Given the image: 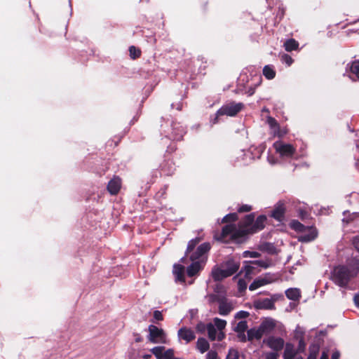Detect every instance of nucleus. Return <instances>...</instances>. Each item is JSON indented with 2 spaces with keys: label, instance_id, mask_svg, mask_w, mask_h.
I'll use <instances>...</instances> for the list:
<instances>
[{
  "label": "nucleus",
  "instance_id": "1",
  "mask_svg": "<svg viewBox=\"0 0 359 359\" xmlns=\"http://www.w3.org/2000/svg\"><path fill=\"white\" fill-rule=\"evenodd\" d=\"M266 222L265 215L259 216L255 221V215L250 214L241 222L238 226L227 224L223 227L221 236L217 238L222 242H227L229 240H233L241 243L245 240L249 234L255 233L262 230Z\"/></svg>",
  "mask_w": 359,
  "mask_h": 359
},
{
  "label": "nucleus",
  "instance_id": "2",
  "mask_svg": "<svg viewBox=\"0 0 359 359\" xmlns=\"http://www.w3.org/2000/svg\"><path fill=\"white\" fill-rule=\"evenodd\" d=\"M359 271V261L353 259L347 266H338L332 271V280L339 286L346 287Z\"/></svg>",
  "mask_w": 359,
  "mask_h": 359
},
{
  "label": "nucleus",
  "instance_id": "3",
  "mask_svg": "<svg viewBox=\"0 0 359 359\" xmlns=\"http://www.w3.org/2000/svg\"><path fill=\"white\" fill-rule=\"evenodd\" d=\"M210 250V244L203 243L190 255L192 263L187 269L189 276L192 277L196 275L203 269L207 261L208 252Z\"/></svg>",
  "mask_w": 359,
  "mask_h": 359
},
{
  "label": "nucleus",
  "instance_id": "4",
  "mask_svg": "<svg viewBox=\"0 0 359 359\" xmlns=\"http://www.w3.org/2000/svg\"><path fill=\"white\" fill-rule=\"evenodd\" d=\"M290 226L296 231L300 233L298 240L301 242H310L317 236V231L315 228L304 226L299 221H292L290 223Z\"/></svg>",
  "mask_w": 359,
  "mask_h": 359
},
{
  "label": "nucleus",
  "instance_id": "5",
  "mask_svg": "<svg viewBox=\"0 0 359 359\" xmlns=\"http://www.w3.org/2000/svg\"><path fill=\"white\" fill-rule=\"evenodd\" d=\"M244 105L241 102H229L226 104H224L216 114L215 118L212 121V123L215 124L217 122V118L220 116L226 115L229 116H234L239 111H241Z\"/></svg>",
  "mask_w": 359,
  "mask_h": 359
},
{
  "label": "nucleus",
  "instance_id": "6",
  "mask_svg": "<svg viewBox=\"0 0 359 359\" xmlns=\"http://www.w3.org/2000/svg\"><path fill=\"white\" fill-rule=\"evenodd\" d=\"M273 147L276 152L282 158H292L295 154L296 149L290 144L282 141H276L273 143Z\"/></svg>",
  "mask_w": 359,
  "mask_h": 359
},
{
  "label": "nucleus",
  "instance_id": "7",
  "mask_svg": "<svg viewBox=\"0 0 359 359\" xmlns=\"http://www.w3.org/2000/svg\"><path fill=\"white\" fill-rule=\"evenodd\" d=\"M148 339L154 344H165L166 334L164 331L158 327L150 325L148 328Z\"/></svg>",
  "mask_w": 359,
  "mask_h": 359
},
{
  "label": "nucleus",
  "instance_id": "8",
  "mask_svg": "<svg viewBox=\"0 0 359 359\" xmlns=\"http://www.w3.org/2000/svg\"><path fill=\"white\" fill-rule=\"evenodd\" d=\"M276 280V278L275 276L271 273H266L264 276H259L258 278H255L254 281L250 285L249 290H255L260 287L270 284L274 282Z\"/></svg>",
  "mask_w": 359,
  "mask_h": 359
},
{
  "label": "nucleus",
  "instance_id": "9",
  "mask_svg": "<svg viewBox=\"0 0 359 359\" xmlns=\"http://www.w3.org/2000/svg\"><path fill=\"white\" fill-rule=\"evenodd\" d=\"M252 149L254 147H250L248 150H241L238 152L236 157V161L242 165L249 164L252 160L255 157L252 155Z\"/></svg>",
  "mask_w": 359,
  "mask_h": 359
},
{
  "label": "nucleus",
  "instance_id": "10",
  "mask_svg": "<svg viewBox=\"0 0 359 359\" xmlns=\"http://www.w3.org/2000/svg\"><path fill=\"white\" fill-rule=\"evenodd\" d=\"M263 342L276 352L280 351L284 346V340L280 337H269Z\"/></svg>",
  "mask_w": 359,
  "mask_h": 359
},
{
  "label": "nucleus",
  "instance_id": "11",
  "mask_svg": "<svg viewBox=\"0 0 359 359\" xmlns=\"http://www.w3.org/2000/svg\"><path fill=\"white\" fill-rule=\"evenodd\" d=\"M260 270L257 265L253 264V261L244 262L242 272H244V276L245 278L250 279L253 275H255Z\"/></svg>",
  "mask_w": 359,
  "mask_h": 359
},
{
  "label": "nucleus",
  "instance_id": "12",
  "mask_svg": "<svg viewBox=\"0 0 359 359\" xmlns=\"http://www.w3.org/2000/svg\"><path fill=\"white\" fill-rule=\"evenodd\" d=\"M177 335L179 339L184 340L186 344H188L196 338L194 332L191 329L185 327L178 330Z\"/></svg>",
  "mask_w": 359,
  "mask_h": 359
},
{
  "label": "nucleus",
  "instance_id": "13",
  "mask_svg": "<svg viewBox=\"0 0 359 359\" xmlns=\"http://www.w3.org/2000/svg\"><path fill=\"white\" fill-rule=\"evenodd\" d=\"M267 123L269 124L271 133L273 136L282 137L286 134V130H280L278 122L272 117L267 118Z\"/></svg>",
  "mask_w": 359,
  "mask_h": 359
},
{
  "label": "nucleus",
  "instance_id": "14",
  "mask_svg": "<svg viewBox=\"0 0 359 359\" xmlns=\"http://www.w3.org/2000/svg\"><path fill=\"white\" fill-rule=\"evenodd\" d=\"M208 337L211 340L217 339L218 341H221L224 337V334L222 332H220L215 327V325L212 323H209L206 326Z\"/></svg>",
  "mask_w": 359,
  "mask_h": 359
},
{
  "label": "nucleus",
  "instance_id": "15",
  "mask_svg": "<svg viewBox=\"0 0 359 359\" xmlns=\"http://www.w3.org/2000/svg\"><path fill=\"white\" fill-rule=\"evenodd\" d=\"M222 265L227 271L226 275H229V276H231L238 270L240 263L238 261H236L233 259H229L225 262L222 263Z\"/></svg>",
  "mask_w": 359,
  "mask_h": 359
},
{
  "label": "nucleus",
  "instance_id": "16",
  "mask_svg": "<svg viewBox=\"0 0 359 359\" xmlns=\"http://www.w3.org/2000/svg\"><path fill=\"white\" fill-rule=\"evenodd\" d=\"M227 271L222 264L220 266H215L212 270V276L215 280H220L229 276Z\"/></svg>",
  "mask_w": 359,
  "mask_h": 359
},
{
  "label": "nucleus",
  "instance_id": "17",
  "mask_svg": "<svg viewBox=\"0 0 359 359\" xmlns=\"http://www.w3.org/2000/svg\"><path fill=\"white\" fill-rule=\"evenodd\" d=\"M121 186V179L118 177H114L109 182L107 189L111 194L114 195L119 191Z\"/></svg>",
  "mask_w": 359,
  "mask_h": 359
},
{
  "label": "nucleus",
  "instance_id": "18",
  "mask_svg": "<svg viewBox=\"0 0 359 359\" xmlns=\"http://www.w3.org/2000/svg\"><path fill=\"white\" fill-rule=\"evenodd\" d=\"M275 299L264 298L259 299L255 302V306L257 309H273Z\"/></svg>",
  "mask_w": 359,
  "mask_h": 359
},
{
  "label": "nucleus",
  "instance_id": "19",
  "mask_svg": "<svg viewBox=\"0 0 359 359\" xmlns=\"http://www.w3.org/2000/svg\"><path fill=\"white\" fill-rule=\"evenodd\" d=\"M349 68V78L353 81L359 80V60L352 62L348 65Z\"/></svg>",
  "mask_w": 359,
  "mask_h": 359
},
{
  "label": "nucleus",
  "instance_id": "20",
  "mask_svg": "<svg viewBox=\"0 0 359 359\" xmlns=\"http://www.w3.org/2000/svg\"><path fill=\"white\" fill-rule=\"evenodd\" d=\"M275 327L276 321L272 318L266 319L259 325V327L264 334L271 332Z\"/></svg>",
  "mask_w": 359,
  "mask_h": 359
},
{
  "label": "nucleus",
  "instance_id": "21",
  "mask_svg": "<svg viewBox=\"0 0 359 359\" xmlns=\"http://www.w3.org/2000/svg\"><path fill=\"white\" fill-rule=\"evenodd\" d=\"M285 207L282 203H278L271 212V217L280 222L284 217Z\"/></svg>",
  "mask_w": 359,
  "mask_h": 359
},
{
  "label": "nucleus",
  "instance_id": "22",
  "mask_svg": "<svg viewBox=\"0 0 359 359\" xmlns=\"http://www.w3.org/2000/svg\"><path fill=\"white\" fill-rule=\"evenodd\" d=\"M264 334L262 333L260 327L252 328L248 330V341H252L254 339H260Z\"/></svg>",
  "mask_w": 359,
  "mask_h": 359
},
{
  "label": "nucleus",
  "instance_id": "23",
  "mask_svg": "<svg viewBox=\"0 0 359 359\" xmlns=\"http://www.w3.org/2000/svg\"><path fill=\"white\" fill-rule=\"evenodd\" d=\"M233 307L231 303L223 300L219 302V313L220 315L226 316L231 311Z\"/></svg>",
  "mask_w": 359,
  "mask_h": 359
},
{
  "label": "nucleus",
  "instance_id": "24",
  "mask_svg": "<svg viewBox=\"0 0 359 359\" xmlns=\"http://www.w3.org/2000/svg\"><path fill=\"white\" fill-rule=\"evenodd\" d=\"M184 267L180 264H175L173 266V273L175 276L176 280L184 281Z\"/></svg>",
  "mask_w": 359,
  "mask_h": 359
},
{
  "label": "nucleus",
  "instance_id": "25",
  "mask_svg": "<svg viewBox=\"0 0 359 359\" xmlns=\"http://www.w3.org/2000/svg\"><path fill=\"white\" fill-rule=\"evenodd\" d=\"M297 355L294 345L292 344H286L283 353L284 359H293Z\"/></svg>",
  "mask_w": 359,
  "mask_h": 359
},
{
  "label": "nucleus",
  "instance_id": "26",
  "mask_svg": "<svg viewBox=\"0 0 359 359\" xmlns=\"http://www.w3.org/2000/svg\"><path fill=\"white\" fill-rule=\"evenodd\" d=\"M285 295L289 299L297 301L301 297L300 290L297 288H290L285 291Z\"/></svg>",
  "mask_w": 359,
  "mask_h": 359
},
{
  "label": "nucleus",
  "instance_id": "27",
  "mask_svg": "<svg viewBox=\"0 0 359 359\" xmlns=\"http://www.w3.org/2000/svg\"><path fill=\"white\" fill-rule=\"evenodd\" d=\"M233 330L236 332H245L248 328V323L246 320H240L236 323V321L232 323Z\"/></svg>",
  "mask_w": 359,
  "mask_h": 359
},
{
  "label": "nucleus",
  "instance_id": "28",
  "mask_svg": "<svg viewBox=\"0 0 359 359\" xmlns=\"http://www.w3.org/2000/svg\"><path fill=\"white\" fill-rule=\"evenodd\" d=\"M196 347L201 353H203L209 349L210 345L205 339L199 338L196 343Z\"/></svg>",
  "mask_w": 359,
  "mask_h": 359
},
{
  "label": "nucleus",
  "instance_id": "29",
  "mask_svg": "<svg viewBox=\"0 0 359 359\" xmlns=\"http://www.w3.org/2000/svg\"><path fill=\"white\" fill-rule=\"evenodd\" d=\"M253 264L257 265V266L261 270V269H267L272 266L273 263L271 259L266 258L264 259H259L253 261Z\"/></svg>",
  "mask_w": 359,
  "mask_h": 359
},
{
  "label": "nucleus",
  "instance_id": "30",
  "mask_svg": "<svg viewBox=\"0 0 359 359\" xmlns=\"http://www.w3.org/2000/svg\"><path fill=\"white\" fill-rule=\"evenodd\" d=\"M343 215L344 217L342 219V222L345 224H348L357 217H359V213L357 212L350 213L348 211H344Z\"/></svg>",
  "mask_w": 359,
  "mask_h": 359
},
{
  "label": "nucleus",
  "instance_id": "31",
  "mask_svg": "<svg viewBox=\"0 0 359 359\" xmlns=\"http://www.w3.org/2000/svg\"><path fill=\"white\" fill-rule=\"evenodd\" d=\"M298 46V42L293 39H288L284 43V47L287 51L297 50Z\"/></svg>",
  "mask_w": 359,
  "mask_h": 359
},
{
  "label": "nucleus",
  "instance_id": "32",
  "mask_svg": "<svg viewBox=\"0 0 359 359\" xmlns=\"http://www.w3.org/2000/svg\"><path fill=\"white\" fill-rule=\"evenodd\" d=\"M263 74L267 79H273L276 76V72L271 65H266L263 69Z\"/></svg>",
  "mask_w": 359,
  "mask_h": 359
},
{
  "label": "nucleus",
  "instance_id": "33",
  "mask_svg": "<svg viewBox=\"0 0 359 359\" xmlns=\"http://www.w3.org/2000/svg\"><path fill=\"white\" fill-rule=\"evenodd\" d=\"M164 346H156L151 349V352L157 359H163Z\"/></svg>",
  "mask_w": 359,
  "mask_h": 359
},
{
  "label": "nucleus",
  "instance_id": "34",
  "mask_svg": "<svg viewBox=\"0 0 359 359\" xmlns=\"http://www.w3.org/2000/svg\"><path fill=\"white\" fill-rule=\"evenodd\" d=\"M319 352V346L316 344H312L309 347V355L307 359H316Z\"/></svg>",
  "mask_w": 359,
  "mask_h": 359
},
{
  "label": "nucleus",
  "instance_id": "35",
  "mask_svg": "<svg viewBox=\"0 0 359 359\" xmlns=\"http://www.w3.org/2000/svg\"><path fill=\"white\" fill-rule=\"evenodd\" d=\"M213 322L215 327L220 332H222V330H224L226 325V320L218 318H214Z\"/></svg>",
  "mask_w": 359,
  "mask_h": 359
},
{
  "label": "nucleus",
  "instance_id": "36",
  "mask_svg": "<svg viewBox=\"0 0 359 359\" xmlns=\"http://www.w3.org/2000/svg\"><path fill=\"white\" fill-rule=\"evenodd\" d=\"M201 239L199 238H196L194 239L191 240L187 245V249L186 251V254L188 255L191 253V252L194 250L196 245L200 242Z\"/></svg>",
  "mask_w": 359,
  "mask_h": 359
},
{
  "label": "nucleus",
  "instance_id": "37",
  "mask_svg": "<svg viewBox=\"0 0 359 359\" xmlns=\"http://www.w3.org/2000/svg\"><path fill=\"white\" fill-rule=\"evenodd\" d=\"M226 359H240V354L238 351L233 348H230Z\"/></svg>",
  "mask_w": 359,
  "mask_h": 359
},
{
  "label": "nucleus",
  "instance_id": "38",
  "mask_svg": "<svg viewBox=\"0 0 359 359\" xmlns=\"http://www.w3.org/2000/svg\"><path fill=\"white\" fill-rule=\"evenodd\" d=\"M248 316H249V313L248 311H240L236 313L235 319L241 320H245V318H247Z\"/></svg>",
  "mask_w": 359,
  "mask_h": 359
},
{
  "label": "nucleus",
  "instance_id": "39",
  "mask_svg": "<svg viewBox=\"0 0 359 359\" xmlns=\"http://www.w3.org/2000/svg\"><path fill=\"white\" fill-rule=\"evenodd\" d=\"M129 52L130 57L133 59H135L140 55V50L135 46H130L129 48Z\"/></svg>",
  "mask_w": 359,
  "mask_h": 359
},
{
  "label": "nucleus",
  "instance_id": "40",
  "mask_svg": "<svg viewBox=\"0 0 359 359\" xmlns=\"http://www.w3.org/2000/svg\"><path fill=\"white\" fill-rule=\"evenodd\" d=\"M281 61L285 63L287 66H290L293 62V59L287 54L281 55Z\"/></svg>",
  "mask_w": 359,
  "mask_h": 359
},
{
  "label": "nucleus",
  "instance_id": "41",
  "mask_svg": "<svg viewBox=\"0 0 359 359\" xmlns=\"http://www.w3.org/2000/svg\"><path fill=\"white\" fill-rule=\"evenodd\" d=\"M248 283L244 279H239L238 281V288L240 292H243L246 290Z\"/></svg>",
  "mask_w": 359,
  "mask_h": 359
},
{
  "label": "nucleus",
  "instance_id": "42",
  "mask_svg": "<svg viewBox=\"0 0 359 359\" xmlns=\"http://www.w3.org/2000/svg\"><path fill=\"white\" fill-rule=\"evenodd\" d=\"M237 219V214L236 213H230L226 215L222 219L223 222H226L229 221H235Z\"/></svg>",
  "mask_w": 359,
  "mask_h": 359
},
{
  "label": "nucleus",
  "instance_id": "43",
  "mask_svg": "<svg viewBox=\"0 0 359 359\" xmlns=\"http://www.w3.org/2000/svg\"><path fill=\"white\" fill-rule=\"evenodd\" d=\"M260 254L258 252L255 251H245L243 252V257H252V258H257L259 257Z\"/></svg>",
  "mask_w": 359,
  "mask_h": 359
},
{
  "label": "nucleus",
  "instance_id": "44",
  "mask_svg": "<svg viewBox=\"0 0 359 359\" xmlns=\"http://www.w3.org/2000/svg\"><path fill=\"white\" fill-rule=\"evenodd\" d=\"M264 355L265 359H278L279 356L277 352H266Z\"/></svg>",
  "mask_w": 359,
  "mask_h": 359
},
{
  "label": "nucleus",
  "instance_id": "45",
  "mask_svg": "<svg viewBox=\"0 0 359 359\" xmlns=\"http://www.w3.org/2000/svg\"><path fill=\"white\" fill-rule=\"evenodd\" d=\"M174 358V352L172 349H164L163 359H171Z\"/></svg>",
  "mask_w": 359,
  "mask_h": 359
},
{
  "label": "nucleus",
  "instance_id": "46",
  "mask_svg": "<svg viewBox=\"0 0 359 359\" xmlns=\"http://www.w3.org/2000/svg\"><path fill=\"white\" fill-rule=\"evenodd\" d=\"M206 359H219L217 353L215 351H210L206 354Z\"/></svg>",
  "mask_w": 359,
  "mask_h": 359
},
{
  "label": "nucleus",
  "instance_id": "47",
  "mask_svg": "<svg viewBox=\"0 0 359 359\" xmlns=\"http://www.w3.org/2000/svg\"><path fill=\"white\" fill-rule=\"evenodd\" d=\"M252 208L250 205H243L239 207V208L238 209V211L239 212H249L250 210H251Z\"/></svg>",
  "mask_w": 359,
  "mask_h": 359
},
{
  "label": "nucleus",
  "instance_id": "48",
  "mask_svg": "<svg viewBox=\"0 0 359 359\" xmlns=\"http://www.w3.org/2000/svg\"><path fill=\"white\" fill-rule=\"evenodd\" d=\"M267 160L271 165H275L278 163V158L273 156V155H269Z\"/></svg>",
  "mask_w": 359,
  "mask_h": 359
},
{
  "label": "nucleus",
  "instance_id": "49",
  "mask_svg": "<svg viewBox=\"0 0 359 359\" xmlns=\"http://www.w3.org/2000/svg\"><path fill=\"white\" fill-rule=\"evenodd\" d=\"M238 337L241 341L245 342L248 340V334H245V332H237Z\"/></svg>",
  "mask_w": 359,
  "mask_h": 359
},
{
  "label": "nucleus",
  "instance_id": "50",
  "mask_svg": "<svg viewBox=\"0 0 359 359\" xmlns=\"http://www.w3.org/2000/svg\"><path fill=\"white\" fill-rule=\"evenodd\" d=\"M154 318L156 320H163V319L162 313L160 311H155L154 312Z\"/></svg>",
  "mask_w": 359,
  "mask_h": 359
},
{
  "label": "nucleus",
  "instance_id": "51",
  "mask_svg": "<svg viewBox=\"0 0 359 359\" xmlns=\"http://www.w3.org/2000/svg\"><path fill=\"white\" fill-rule=\"evenodd\" d=\"M185 133L184 129H181L179 134H175L172 136V138L175 140H180L182 138L183 135Z\"/></svg>",
  "mask_w": 359,
  "mask_h": 359
},
{
  "label": "nucleus",
  "instance_id": "52",
  "mask_svg": "<svg viewBox=\"0 0 359 359\" xmlns=\"http://www.w3.org/2000/svg\"><path fill=\"white\" fill-rule=\"evenodd\" d=\"M352 243L355 248L359 252V236H355L352 240Z\"/></svg>",
  "mask_w": 359,
  "mask_h": 359
},
{
  "label": "nucleus",
  "instance_id": "53",
  "mask_svg": "<svg viewBox=\"0 0 359 359\" xmlns=\"http://www.w3.org/2000/svg\"><path fill=\"white\" fill-rule=\"evenodd\" d=\"M205 329V325L204 323H200L196 325V330L200 332H203Z\"/></svg>",
  "mask_w": 359,
  "mask_h": 359
},
{
  "label": "nucleus",
  "instance_id": "54",
  "mask_svg": "<svg viewBox=\"0 0 359 359\" xmlns=\"http://www.w3.org/2000/svg\"><path fill=\"white\" fill-rule=\"evenodd\" d=\"M354 302L357 307H359V294H357L354 296Z\"/></svg>",
  "mask_w": 359,
  "mask_h": 359
},
{
  "label": "nucleus",
  "instance_id": "55",
  "mask_svg": "<svg viewBox=\"0 0 359 359\" xmlns=\"http://www.w3.org/2000/svg\"><path fill=\"white\" fill-rule=\"evenodd\" d=\"M339 353L338 351L334 352L332 355L331 359H339Z\"/></svg>",
  "mask_w": 359,
  "mask_h": 359
},
{
  "label": "nucleus",
  "instance_id": "56",
  "mask_svg": "<svg viewBox=\"0 0 359 359\" xmlns=\"http://www.w3.org/2000/svg\"><path fill=\"white\" fill-rule=\"evenodd\" d=\"M320 359H328V353H327V351H323L322 353Z\"/></svg>",
  "mask_w": 359,
  "mask_h": 359
},
{
  "label": "nucleus",
  "instance_id": "57",
  "mask_svg": "<svg viewBox=\"0 0 359 359\" xmlns=\"http://www.w3.org/2000/svg\"><path fill=\"white\" fill-rule=\"evenodd\" d=\"M299 348H302V351H303V350L304 349V348H305V346H306V344H305V343H304V340H303V339H301V340L299 341Z\"/></svg>",
  "mask_w": 359,
  "mask_h": 359
},
{
  "label": "nucleus",
  "instance_id": "58",
  "mask_svg": "<svg viewBox=\"0 0 359 359\" xmlns=\"http://www.w3.org/2000/svg\"><path fill=\"white\" fill-rule=\"evenodd\" d=\"M176 108H177V110H181L182 104L180 103L177 104Z\"/></svg>",
  "mask_w": 359,
  "mask_h": 359
},
{
  "label": "nucleus",
  "instance_id": "59",
  "mask_svg": "<svg viewBox=\"0 0 359 359\" xmlns=\"http://www.w3.org/2000/svg\"><path fill=\"white\" fill-rule=\"evenodd\" d=\"M149 357H150V355H145L144 356V358H149Z\"/></svg>",
  "mask_w": 359,
  "mask_h": 359
},
{
  "label": "nucleus",
  "instance_id": "60",
  "mask_svg": "<svg viewBox=\"0 0 359 359\" xmlns=\"http://www.w3.org/2000/svg\"><path fill=\"white\" fill-rule=\"evenodd\" d=\"M357 147H358V149H359V144H358V145H357Z\"/></svg>",
  "mask_w": 359,
  "mask_h": 359
}]
</instances>
